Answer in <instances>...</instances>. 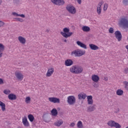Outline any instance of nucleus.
<instances>
[{
	"label": "nucleus",
	"mask_w": 128,
	"mask_h": 128,
	"mask_svg": "<svg viewBox=\"0 0 128 128\" xmlns=\"http://www.w3.org/2000/svg\"><path fill=\"white\" fill-rule=\"evenodd\" d=\"M84 70V68L82 66H72L70 68V72L72 74H82Z\"/></svg>",
	"instance_id": "f257e3e1"
},
{
	"label": "nucleus",
	"mask_w": 128,
	"mask_h": 128,
	"mask_svg": "<svg viewBox=\"0 0 128 128\" xmlns=\"http://www.w3.org/2000/svg\"><path fill=\"white\" fill-rule=\"evenodd\" d=\"M114 34L118 42H120L122 38V33L119 30H117L115 32Z\"/></svg>",
	"instance_id": "423d86ee"
},
{
	"label": "nucleus",
	"mask_w": 128,
	"mask_h": 128,
	"mask_svg": "<svg viewBox=\"0 0 128 128\" xmlns=\"http://www.w3.org/2000/svg\"><path fill=\"white\" fill-rule=\"evenodd\" d=\"M124 74H128V68H126L124 69Z\"/></svg>",
	"instance_id": "8fccbe9b"
},
{
	"label": "nucleus",
	"mask_w": 128,
	"mask_h": 128,
	"mask_svg": "<svg viewBox=\"0 0 128 128\" xmlns=\"http://www.w3.org/2000/svg\"><path fill=\"white\" fill-rule=\"evenodd\" d=\"M64 0H58L57 6H64Z\"/></svg>",
	"instance_id": "c85d7f7f"
},
{
	"label": "nucleus",
	"mask_w": 128,
	"mask_h": 128,
	"mask_svg": "<svg viewBox=\"0 0 128 128\" xmlns=\"http://www.w3.org/2000/svg\"><path fill=\"white\" fill-rule=\"evenodd\" d=\"M14 4H18V2H20V0H14Z\"/></svg>",
	"instance_id": "de8ad7c7"
},
{
	"label": "nucleus",
	"mask_w": 128,
	"mask_h": 128,
	"mask_svg": "<svg viewBox=\"0 0 128 128\" xmlns=\"http://www.w3.org/2000/svg\"><path fill=\"white\" fill-rule=\"evenodd\" d=\"M126 50H128V45H126Z\"/></svg>",
	"instance_id": "4d7b16f0"
},
{
	"label": "nucleus",
	"mask_w": 128,
	"mask_h": 128,
	"mask_svg": "<svg viewBox=\"0 0 128 128\" xmlns=\"http://www.w3.org/2000/svg\"><path fill=\"white\" fill-rule=\"evenodd\" d=\"M64 42H66V40H64Z\"/></svg>",
	"instance_id": "bf43d9fd"
},
{
	"label": "nucleus",
	"mask_w": 128,
	"mask_h": 128,
	"mask_svg": "<svg viewBox=\"0 0 128 128\" xmlns=\"http://www.w3.org/2000/svg\"><path fill=\"white\" fill-rule=\"evenodd\" d=\"M0 84H4V80L0 78Z\"/></svg>",
	"instance_id": "09e8293b"
},
{
	"label": "nucleus",
	"mask_w": 128,
	"mask_h": 128,
	"mask_svg": "<svg viewBox=\"0 0 128 128\" xmlns=\"http://www.w3.org/2000/svg\"><path fill=\"white\" fill-rule=\"evenodd\" d=\"M4 50V46L0 43V52H2Z\"/></svg>",
	"instance_id": "c756f323"
},
{
	"label": "nucleus",
	"mask_w": 128,
	"mask_h": 128,
	"mask_svg": "<svg viewBox=\"0 0 128 128\" xmlns=\"http://www.w3.org/2000/svg\"><path fill=\"white\" fill-rule=\"evenodd\" d=\"M82 30L83 32H88L90 31V28L88 26H83L82 27Z\"/></svg>",
	"instance_id": "412c9836"
},
{
	"label": "nucleus",
	"mask_w": 128,
	"mask_h": 128,
	"mask_svg": "<svg viewBox=\"0 0 128 128\" xmlns=\"http://www.w3.org/2000/svg\"><path fill=\"white\" fill-rule=\"evenodd\" d=\"M64 64L66 66H70L74 64V61L70 59H68L65 61Z\"/></svg>",
	"instance_id": "1a4fd4ad"
},
{
	"label": "nucleus",
	"mask_w": 128,
	"mask_h": 128,
	"mask_svg": "<svg viewBox=\"0 0 128 128\" xmlns=\"http://www.w3.org/2000/svg\"><path fill=\"white\" fill-rule=\"evenodd\" d=\"M60 34L64 36V38H70L72 34V32H68V34L64 33V32H60Z\"/></svg>",
	"instance_id": "9d476101"
},
{
	"label": "nucleus",
	"mask_w": 128,
	"mask_h": 128,
	"mask_svg": "<svg viewBox=\"0 0 128 128\" xmlns=\"http://www.w3.org/2000/svg\"><path fill=\"white\" fill-rule=\"evenodd\" d=\"M108 32L110 34H114V28H109Z\"/></svg>",
	"instance_id": "79ce46f5"
},
{
	"label": "nucleus",
	"mask_w": 128,
	"mask_h": 128,
	"mask_svg": "<svg viewBox=\"0 0 128 128\" xmlns=\"http://www.w3.org/2000/svg\"><path fill=\"white\" fill-rule=\"evenodd\" d=\"M0 106H1L2 112H4V110H6V104L2 101H0Z\"/></svg>",
	"instance_id": "393cba45"
},
{
	"label": "nucleus",
	"mask_w": 128,
	"mask_h": 128,
	"mask_svg": "<svg viewBox=\"0 0 128 128\" xmlns=\"http://www.w3.org/2000/svg\"><path fill=\"white\" fill-rule=\"evenodd\" d=\"M104 10H108V4H104Z\"/></svg>",
	"instance_id": "a18cd8bd"
},
{
	"label": "nucleus",
	"mask_w": 128,
	"mask_h": 128,
	"mask_svg": "<svg viewBox=\"0 0 128 128\" xmlns=\"http://www.w3.org/2000/svg\"><path fill=\"white\" fill-rule=\"evenodd\" d=\"M108 80V78L106 77L104 78V80H106H106Z\"/></svg>",
	"instance_id": "6e6d98bb"
},
{
	"label": "nucleus",
	"mask_w": 128,
	"mask_h": 128,
	"mask_svg": "<svg viewBox=\"0 0 128 128\" xmlns=\"http://www.w3.org/2000/svg\"><path fill=\"white\" fill-rule=\"evenodd\" d=\"M77 2L79 4H82V0H77Z\"/></svg>",
	"instance_id": "864d4df0"
},
{
	"label": "nucleus",
	"mask_w": 128,
	"mask_h": 128,
	"mask_svg": "<svg viewBox=\"0 0 128 128\" xmlns=\"http://www.w3.org/2000/svg\"><path fill=\"white\" fill-rule=\"evenodd\" d=\"M8 98L10 100H16V96L14 94H10L8 96Z\"/></svg>",
	"instance_id": "a211bd4d"
},
{
	"label": "nucleus",
	"mask_w": 128,
	"mask_h": 128,
	"mask_svg": "<svg viewBox=\"0 0 128 128\" xmlns=\"http://www.w3.org/2000/svg\"><path fill=\"white\" fill-rule=\"evenodd\" d=\"M126 128H128V126H127Z\"/></svg>",
	"instance_id": "680f3d73"
},
{
	"label": "nucleus",
	"mask_w": 128,
	"mask_h": 128,
	"mask_svg": "<svg viewBox=\"0 0 128 128\" xmlns=\"http://www.w3.org/2000/svg\"><path fill=\"white\" fill-rule=\"evenodd\" d=\"M14 20H16V22H24V20L22 18H14Z\"/></svg>",
	"instance_id": "2f4dec72"
},
{
	"label": "nucleus",
	"mask_w": 128,
	"mask_h": 128,
	"mask_svg": "<svg viewBox=\"0 0 128 128\" xmlns=\"http://www.w3.org/2000/svg\"><path fill=\"white\" fill-rule=\"evenodd\" d=\"M63 34H68V32H70V29L67 28H65L63 29Z\"/></svg>",
	"instance_id": "473e14b6"
},
{
	"label": "nucleus",
	"mask_w": 128,
	"mask_h": 128,
	"mask_svg": "<svg viewBox=\"0 0 128 128\" xmlns=\"http://www.w3.org/2000/svg\"><path fill=\"white\" fill-rule=\"evenodd\" d=\"M86 94L82 92L80 94H78V100H86Z\"/></svg>",
	"instance_id": "2eb2a0df"
},
{
	"label": "nucleus",
	"mask_w": 128,
	"mask_h": 128,
	"mask_svg": "<svg viewBox=\"0 0 128 128\" xmlns=\"http://www.w3.org/2000/svg\"><path fill=\"white\" fill-rule=\"evenodd\" d=\"M86 54V52L82 50H76L72 52L71 56H82Z\"/></svg>",
	"instance_id": "7ed1b4c3"
},
{
	"label": "nucleus",
	"mask_w": 128,
	"mask_h": 128,
	"mask_svg": "<svg viewBox=\"0 0 128 128\" xmlns=\"http://www.w3.org/2000/svg\"><path fill=\"white\" fill-rule=\"evenodd\" d=\"M76 44L79 46H80V48H84V50H86V44L80 42V41H77Z\"/></svg>",
	"instance_id": "f3484780"
},
{
	"label": "nucleus",
	"mask_w": 128,
	"mask_h": 128,
	"mask_svg": "<svg viewBox=\"0 0 128 128\" xmlns=\"http://www.w3.org/2000/svg\"><path fill=\"white\" fill-rule=\"evenodd\" d=\"M58 110H60V108H58Z\"/></svg>",
	"instance_id": "052dcab7"
},
{
	"label": "nucleus",
	"mask_w": 128,
	"mask_h": 128,
	"mask_svg": "<svg viewBox=\"0 0 128 128\" xmlns=\"http://www.w3.org/2000/svg\"><path fill=\"white\" fill-rule=\"evenodd\" d=\"M67 102L70 106H74L76 104V97L73 96H68Z\"/></svg>",
	"instance_id": "20e7f679"
},
{
	"label": "nucleus",
	"mask_w": 128,
	"mask_h": 128,
	"mask_svg": "<svg viewBox=\"0 0 128 128\" xmlns=\"http://www.w3.org/2000/svg\"><path fill=\"white\" fill-rule=\"evenodd\" d=\"M4 92L5 94H10V90H4Z\"/></svg>",
	"instance_id": "58836bf2"
},
{
	"label": "nucleus",
	"mask_w": 128,
	"mask_h": 128,
	"mask_svg": "<svg viewBox=\"0 0 128 128\" xmlns=\"http://www.w3.org/2000/svg\"><path fill=\"white\" fill-rule=\"evenodd\" d=\"M28 118L30 120V122H34V115L32 114H30L28 115Z\"/></svg>",
	"instance_id": "b1692460"
},
{
	"label": "nucleus",
	"mask_w": 128,
	"mask_h": 128,
	"mask_svg": "<svg viewBox=\"0 0 128 128\" xmlns=\"http://www.w3.org/2000/svg\"><path fill=\"white\" fill-rule=\"evenodd\" d=\"M66 8L67 10L68 11L70 14H74L76 12V8H74L73 6H68L66 7Z\"/></svg>",
	"instance_id": "39448f33"
},
{
	"label": "nucleus",
	"mask_w": 128,
	"mask_h": 128,
	"mask_svg": "<svg viewBox=\"0 0 128 128\" xmlns=\"http://www.w3.org/2000/svg\"><path fill=\"white\" fill-rule=\"evenodd\" d=\"M15 76L20 80H24V74L20 72H16Z\"/></svg>",
	"instance_id": "6e6552de"
},
{
	"label": "nucleus",
	"mask_w": 128,
	"mask_h": 128,
	"mask_svg": "<svg viewBox=\"0 0 128 128\" xmlns=\"http://www.w3.org/2000/svg\"><path fill=\"white\" fill-rule=\"evenodd\" d=\"M96 110V105L92 106H90L87 108V112H94Z\"/></svg>",
	"instance_id": "f8f14e48"
},
{
	"label": "nucleus",
	"mask_w": 128,
	"mask_h": 128,
	"mask_svg": "<svg viewBox=\"0 0 128 128\" xmlns=\"http://www.w3.org/2000/svg\"><path fill=\"white\" fill-rule=\"evenodd\" d=\"M102 4H104V2L103 1H101L99 2L98 7V8H101L102 6Z\"/></svg>",
	"instance_id": "a19ab883"
},
{
	"label": "nucleus",
	"mask_w": 128,
	"mask_h": 128,
	"mask_svg": "<svg viewBox=\"0 0 128 128\" xmlns=\"http://www.w3.org/2000/svg\"><path fill=\"white\" fill-rule=\"evenodd\" d=\"M122 4L125 6H128V0H122Z\"/></svg>",
	"instance_id": "72a5a7b5"
},
{
	"label": "nucleus",
	"mask_w": 128,
	"mask_h": 128,
	"mask_svg": "<svg viewBox=\"0 0 128 128\" xmlns=\"http://www.w3.org/2000/svg\"><path fill=\"white\" fill-rule=\"evenodd\" d=\"M97 13L98 14H102V9L100 8V7H97Z\"/></svg>",
	"instance_id": "e433bc0d"
},
{
	"label": "nucleus",
	"mask_w": 128,
	"mask_h": 128,
	"mask_svg": "<svg viewBox=\"0 0 128 128\" xmlns=\"http://www.w3.org/2000/svg\"><path fill=\"white\" fill-rule=\"evenodd\" d=\"M92 86H94V88H98V83H96V82H93L92 84Z\"/></svg>",
	"instance_id": "4c0bfd02"
},
{
	"label": "nucleus",
	"mask_w": 128,
	"mask_h": 128,
	"mask_svg": "<svg viewBox=\"0 0 128 128\" xmlns=\"http://www.w3.org/2000/svg\"><path fill=\"white\" fill-rule=\"evenodd\" d=\"M116 93L117 96H122V94H124V90L121 89H118L116 90Z\"/></svg>",
	"instance_id": "bb28decb"
},
{
	"label": "nucleus",
	"mask_w": 128,
	"mask_h": 128,
	"mask_svg": "<svg viewBox=\"0 0 128 128\" xmlns=\"http://www.w3.org/2000/svg\"><path fill=\"white\" fill-rule=\"evenodd\" d=\"M18 16H21V18H26V16L24 14H19Z\"/></svg>",
	"instance_id": "3c124183"
},
{
	"label": "nucleus",
	"mask_w": 128,
	"mask_h": 128,
	"mask_svg": "<svg viewBox=\"0 0 128 128\" xmlns=\"http://www.w3.org/2000/svg\"><path fill=\"white\" fill-rule=\"evenodd\" d=\"M49 102H54V104H60V98L55 97H52L48 98Z\"/></svg>",
	"instance_id": "0eeeda50"
},
{
	"label": "nucleus",
	"mask_w": 128,
	"mask_h": 128,
	"mask_svg": "<svg viewBox=\"0 0 128 128\" xmlns=\"http://www.w3.org/2000/svg\"><path fill=\"white\" fill-rule=\"evenodd\" d=\"M123 84L125 86V88L126 90H128V82L126 81H124L123 82Z\"/></svg>",
	"instance_id": "f704fd0d"
},
{
	"label": "nucleus",
	"mask_w": 128,
	"mask_h": 128,
	"mask_svg": "<svg viewBox=\"0 0 128 128\" xmlns=\"http://www.w3.org/2000/svg\"><path fill=\"white\" fill-rule=\"evenodd\" d=\"M118 24L120 26L126 30L128 28V18L126 16H122L120 18L118 22Z\"/></svg>",
	"instance_id": "f03ea898"
},
{
	"label": "nucleus",
	"mask_w": 128,
	"mask_h": 128,
	"mask_svg": "<svg viewBox=\"0 0 128 128\" xmlns=\"http://www.w3.org/2000/svg\"><path fill=\"white\" fill-rule=\"evenodd\" d=\"M2 56V52H0V58Z\"/></svg>",
	"instance_id": "5fc2aeb1"
},
{
	"label": "nucleus",
	"mask_w": 128,
	"mask_h": 128,
	"mask_svg": "<svg viewBox=\"0 0 128 128\" xmlns=\"http://www.w3.org/2000/svg\"><path fill=\"white\" fill-rule=\"evenodd\" d=\"M22 124L24 126H28L30 124H28V118L26 117H24L22 118Z\"/></svg>",
	"instance_id": "aec40b11"
},
{
	"label": "nucleus",
	"mask_w": 128,
	"mask_h": 128,
	"mask_svg": "<svg viewBox=\"0 0 128 128\" xmlns=\"http://www.w3.org/2000/svg\"><path fill=\"white\" fill-rule=\"evenodd\" d=\"M50 30H46V32H49Z\"/></svg>",
	"instance_id": "13d9d810"
},
{
	"label": "nucleus",
	"mask_w": 128,
	"mask_h": 128,
	"mask_svg": "<svg viewBox=\"0 0 128 128\" xmlns=\"http://www.w3.org/2000/svg\"><path fill=\"white\" fill-rule=\"evenodd\" d=\"M54 68H48L46 74V76H51L52 74H54Z\"/></svg>",
	"instance_id": "9b49d317"
},
{
	"label": "nucleus",
	"mask_w": 128,
	"mask_h": 128,
	"mask_svg": "<svg viewBox=\"0 0 128 128\" xmlns=\"http://www.w3.org/2000/svg\"><path fill=\"white\" fill-rule=\"evenodd\" d=\"M77 128H84V125L82 121H78L77 123Z\"/></svg>",
	"instance_id": "cd10ccee"
},
{
	"label": "nucleus",
	"mask_w": 128,
	"mask_h": 128,
	"mask_svg": "<svg viewBox=\"0 0 128 128\" xmlns=\"http://www.w3.org/2000/svg\"><path fill=\"white\" fill-rule=\"evenodd\" d=\"M87 102L88 104H94V100H92V96H87Z\"/></svg>",
	"instance_id": "dca6fc26"
},
{
	"label": "nucleus",
	"mask_w": 128,
	"mask_h": 128,
	"mask_svg": "<svg viewBox=\"0 0 128 128\" xmlns=\"http://www.w3.org/2000/svg\"><path fill=\"white\" fill-rule=\"evenodd\" d=\"M58 0H51L52 2L54 4H56V5H58Z\"/></svg>",
	"instance_id": "ea45409f"
},
{
	"label": "nucleus",
	"mask_w": 128,
	"mask_h": 128,
	"mask_svg": "<svg viewBox=\"0 0 128 128\" xmlns=\"http://www.w3.org/2000/svg\"><path fill=\"white\" fill-rule=\"evenodd\" d=\"M18 40H19L20 42L22 44H24L26 42V40L24 38L20 36L18 37Z\"/></svg>",
	"instance_id": "ddd939ff"
},
{
	"label": "nucleus",
	"mask_w": 128,
	"mask_h": 128,
	"mask_svg": "<svg viewBox=\"0 0 128 128\" xmlns=\"http://www.w3.org/2000/svg\"><path fill=\"white\" fill-rule=\"evenodd\" d=\"M12 16H18L19 14H18V13L16 12H13L12 13Z\"/></svg>",
	"instance_id": "c03bdc74"
},
{
	"label": "nucleus",
	"mask_w": 128,
	"mask_h": 128,
	"mask_svg": "<svg viewBox=\"0 0 128 128\" xmlns=\"http://www.w3.org/2000/svg\"><path fill=\"white\" fill-rule=\"evenodd\" d=\"M51 114L53 116H58V110H56V108H53L51 110Z\"/></svg>",
	"instance_id": "4be33fe9"
},
{
	"label": "nucleus",
	"mask_w": 128,
	"mask_h": 128,
	"mask_svg": "<svg viewBox=\"0 0 128 128\" xmlns=\"http://www.w3.org/2000/svg\"><path fill=\"white\" fill-rule=\"evenodd\" d=\"M116 114H118V112H120V108H117V110L114 112Z\"/></svg>",
	"instance_id": "603ef678"
},
{
	"label": "nucleus",
	"mask_w": 128,
	"mask_h": 128,
	"mask_svg": "<svg viewBox=\"0 0 128 128\" xmlns=\"http://www.w3.org/2000/svg\"><path fill=\"white\" fill-rule=\"evenodd\" d=\"M64 124V121L62 120H58L54 124L56 126H60L62 124Z\"/></svg>",
	"instance_id": "5701e85b"
},
{
	"label": "nucleus",
	"mask_w": 128,
	"mask_h": 128,
	"mask_svg": "<svg viewBox=\"0 0 128 128\" xmlns=\"http://www.w3.org/2000/svg\"><path fill=\"white\" fill-rule=\"evenodd\" d=\"M89 46L91 50H98L99 48L98 46H96V45L94 44H90Z\"/></svg>",
	"instance_id": "6ab92c4d"
},
{
	"label": "nucleus",
	"mask_w": 128,
	"mask_h": 128,
	"mask_svg": "<svg viewBox=\"0 0 128 128\" xmlns=\"http://www.w3.org/2000/svg\"><path fill=\"white\" fill-rule=\"evenodd\" d=\"M115 122H114V120H110L107 123V124H108V126H109L114 128V126Z\"/></svg>",
	"instance_id": "a878e982"
},
{
	"label": "nucleus",
	"mask_w": 128,
	"mask_h": 128,
	"mask_svg": "<svg viewBox=\"0 0 128 128\" xmlns=\"http://www.w3.org/2000/svg\"><path fill=\"white\" fill-rule=\"evenodd\" d=\"M4 26V22L0 20V28H2V26Z\"/></svg>",
	"instance_id": "37998d69"
},
{
	"label": "nucleus",
	"mask_w": 128,
	"mask_h": 128,
	"mask_svg": "<svg viewBox=\"0 0 128 128\" xmlns=\"http://www.w3.org/2000/svg\"><path fill=\"white\" fill-rule=\"evenodd\" d=\"M92 80L94 82H98L100 80V77L98 75L94 74L92 76Z\"/></svg>",
	"instance_id": "4468645a"
},
{
	"label": "nucleus",
	"mask_w": 128,
	"mask_h": 128,
	"mask_svg": "<svg viewBox=\"0 0 128 128\" xmlns=\"http://www.w3.org/2000/svg\"><path fill=\"white\" fill-rule=\"evenodd\" d=\"M114 128H121L122 126L118 123L115 122V123L114 124Z\"/></svg>",
	"instance_id": "7c9ffc66"
},
{
	"label": "nucleus",
	"mask_w": 128,
	"mask_h": 128,
	"mask_svg": "<svg viewBox=\"0 0 128 128\" xmlns=\"http://www.w3.org/2000/svg\"><path fill=\"white\" fill-rule=\"evenodd\" d=\"M74 126H76V124H74V122H72L70 124V126L71 128H74Z\"/></svg>",
	"instance_id": "49530a36"
},
{
	"label": "nucleus",
	"mask_w": 128,
	"mask_h": 128,
	"mask_svg": "<svg viewBox=\"0 0 128 128\" xmlns=\"http://www.w3.org/2000/svg\"><path fill=\"white\" fill-rule=\"evenodd\" d=\"M30 97L28 96L26 98V104H30Z\"/></svg>",
	"instance_id": "c9c22d12"
}]
</instances>
